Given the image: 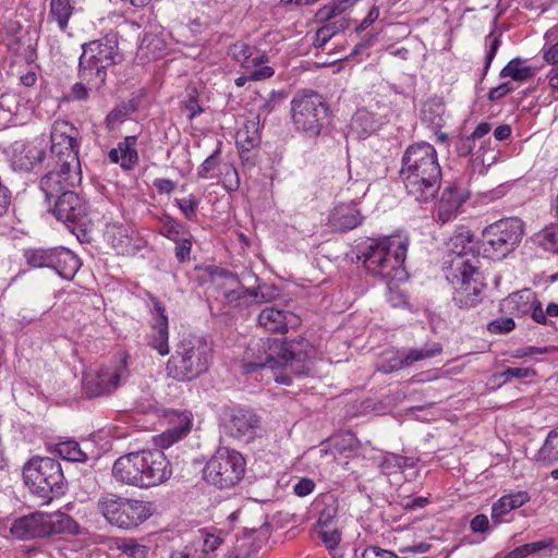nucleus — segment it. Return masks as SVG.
<instances>
[{"label": "nucleus", "mask_w": 558, "mask_h": 558, "mask_svg": "<svg viewBox=\"0 0 558 558\" xmlns=\"http://www.w3.org/2000/svg\"><path fill=\"white\" fill-rule=\"evenodd\" d=\"M535 75V69L526 59L515 57L511 59L499 72L500 78H511L514 82H527Z\"/></svg>", "instance_id": "33"}, {"label": "nucleus", "mask_w": 558, "mask_h": 558, "mask_svg": "<svg viewBox=\"0 0 558 558\" xmlns=\"http://www.w3.org/2000/svg\"><path fill=\"white\" fill-rule=\"evenodd\" d=\"M260 143L259 121L250 120L236 133V145L241 154L250 151Z\"/></svg>", "instance_id": "35"}, {"label": "nucleus", "mask_w": 558, "mask_h": 558, "mask_svg": "<svg viewBox=\"0 0 558 558\" xmlns=\"http://www.w3.org/2000/svg\"><path fill=\"white\" fill-rule=\"evenodd\" d=\"M170 558H206V555L201 549L199 542H192L181 549L173 550Z\"/></svg>", "instance_id": "53"}, {"label": "nucleus", "mask_w": 558, "mask_h": 558, "mask_svg": "<svg viewBox=\"0 0 558 558\" xmlns=\"http://www.w3.org/2000/svg\"><path fill=\"white\" fill-rule=\"evenodd\" d=\"M50 138L49 162L57 167H69L74 170H82L78 158L81 146L78 130L65 120H57L52 125Z\"/></svg>", "instance_id": "11"}, {"label": "nucleus", "mask_w": 558, "mask_h": 558, "mask_svg": "<svg viewBox=\"0 0 558 558\" xmlns=\"http://www.w3.org/2000/svg\"><path fill=\"white\" fill-rule=\"evenodd\" d=\"M221 147L222 142L218 141L216 149L199 165L197 169V177L199 179H206L208 173L217 167L219 163Z\"/></svg>", "instance_id": "50"}, {"label": "nucleus", "mask_w": 558, "mask_h": 558, "mask_svg": "<svg viewBox=\"0 0 558 558\" xmlns=\"http://www.w3.org/2000/svg\"><path fill=\"white\" fill-rule=\"evenodd\" d=\"M46 522L49 525L48 536L60 533L77 534L80 525L77 522L66 513L57 511L53 513H46Z\"/></svg>", "instance_id": "36"}, {"label": "nucleus", "mask_w": 558, "mask_h": 558, "mask_svg": "<svg viewBox=\"0 0 558 558\" xmlns=\"http://www.w3.org/2000/svg\"><path fill=\"white\" fill-rule=\"evenodd\" d=\"M474 234L473 232L464 227L460 226L454 230L453 235L449 240V257L448 266H450L451 262H454L457 258L462 257V260H468L470 264L471 258H477V256L472 252L469 245L473 242Z\"/></svg>", "instance_id": "24"}, {"label": "nucleus", "mask_w": 558, "mask_h": 558, "mask_svg": "<svg viewBox=\"0 0 558 558\" xmlns=\"http://www.w3.org/2000/svg\"><path fill=\"white\" fill-rule=\"evenodd\" d=\"M175 203L187 220H193L196 217L199 202L194 195L191 194L187 197L175 198Z\"/></svg>", "instance_id": "54"}, {"label": "nucleus", "mask_w": 558, "mask_h": 558, "mask_svg": "<svg viewBox=\"0 0 558 558\" xmlns=\"http://www.w3.org/2000/svg\"><path fill=\"white\" fill-rule=\"evenodd\" d=\"M524 225L519 218H502L488 226L482 232L484 256L501 260L511 254L521 243Z\"/></svg>", "instance_id": "9"}, {"label": "nucleus", "mask_w": 558, "mask_h": 558, "mask_svg": "<svg viewBox=\"0 0 558 558\" xmlns=\"http://www.w3.org/2000/svg\"><path fill=\"white\" fill-rule=\"evenodd\" d=\"M492 131V123L483 121L476 125L474 131L470 134L472 138L480 142V146L476 149V154L485 151L486 147L490 144V138L487 135Z\"/></svg>", "instance_id": "48"}, {"label": "nucleus", "mask_w": 558, "mask_h": 558, "mask_svg": "<svg viewBox=\"0 0 558 558\" xmlns=\"http://www.w3.org/2000/svg\"><path fill=\"white\" fill-rule=\"evenodd\" d=\"M132 228L119 222L106 227L105 236L118 255H133L140 246L135 243Z\"/></svg>", "instance_id": "22"}, {"label": "nucleus", "mask_w": 558, "mask_h": 558, "mask_svg": "<svg viewBox=\"0 0 558 558\" xmlns=\"http://www.w3.org/2000/svg\"><path fill=\"white\" fill-rule=\"evenodd\" d=\"M258 325L272 333H286L301 325V318L290 311L267 306L258 315Z\"/></svg>", "instance_id": "18"}, {"label": "nucleus", "mask_w": 558, "mask_h": 558, "mask_svg": "<svg viewBox=\"0 0 558 558\" xmlns=\"http://www.w3.org/2000/svg\"><path fill=\"white\" fill-rule=\"evenodd\" d=\"M469 198V193L458 183L447 186L441 194L437 208V219L446 223L457 217L460 208Z\"/></svg>", "instance_id": "20"}, {"label": "nucleus", "mask_w": 558, "mask_h": 558, "mask_svg": "<svg viewBox=\"0 0 558 558\" xmlns=\"http://www.w3.org/2000/svg\"><path fill=\"white\" fill-rule=\"evenodd\" d=\"M361 210L352 204L336 206L329 215V226L333 231L347 232L355 229L363 222Z\"/></svg>", "instance_id": "23"}, {"label": "nucleus", "mask_w": 558, "mask_h": 558, "mask_svg": "<svg viewBox=\"0 0 558 558\" xmlns=\"http://www.w3.org/2000/svg\"><path fill=\"white\" fill-rule=\"evenodd\" d=\"M362 558H398L397 554L379 546H368L364 549Z\"/></svg>", "instance_id": "62"}, {"label": "nucleus", "mask_w": 558, "mask_h": 558, "mask_svg": "<svg viewBox=\"0 0 558 558\" xmlns=\"http://www.w3.org/2000/svg\"><path fill=\"white\" fill-rule=\"evenodd\" d=\"M45 158V150L34 144H21L14 148L13 165L20 170H32L33 167L41 162Z\"/></svg>", "instance_id": "30"}, {"label": "nucleus", "mask_w": 558, "mask_h": 558, "mask_svg": "<svg viewBox=\"0 0 558 558\" xmlns=\"http://www.w3.org/2000/svg\"><path fill=\"white\" fill-rule=\"evenodd\" d=\"M475 147L476 141L472 138L471 135L460 136L454 144V149L459 157H468L471 155H475L476 158H480L481 156L484 155V151L478 155L476 154Z\"/></svg>", "instance_id": "49"}, {"label": "nucleus", "mask_w": 558, "mask_h": 558, "mask_svg": "<svg viewBox=\"0 0 558 558\" xmlns=\"http://www.w3.org/2000/svg\"><path fill=\"white\" fill-rule=\"evenodd\" d=\"M116 546L128 558H146L148 554V547L133 538H117Z\"/></svg>", "instance_id": "43"}, {"label": "nucleus", "mask_w": 558, "mask_h": 558, "mask_svg": "<svg viewBox=\"0 0 558 558\" xmlns=\"http://www.w3.org/2000/svg\"><path fill=\"white\" fill-rule=\"evenodd\" d=\"M129 360L130 354L125 350H119L112 360L110 378L106 381L105 386H102V390H116L121 380H125L129 375Z\"/></svg>", "instance_id": "34"}, {"label": "nucleus", "mask_w": 558, "mask_h": 558, "mask_svg": "<svg viewBox=\"0 0 558 558\" xmlns=\"http://www.w3.org/2000/svg\"><path fill=\"white\" fill-rule=\"evenodd\" d=\"M229 54L244 69H252L268 61V57L264 52L257 51L244 41L232 44L229 48Z\"/></svg>", "instance_id": "27"}, {"label": "nucleus", "mask_w": 558, "mask_h": 558, "mask_svg": "<svg viewBox=\"0 0 558 558\" xmlns=\"http://www.w3.org/2000/svg\"><path fill=\"white\" fill-rule=\"evenodd\" d=\"M514 90L511 82H504L496 87H493L488 93V100L498 101Z\"/></svg>", "instance_id": "61"}, {"label": "nucleus", "mask_w": 558, "mask_h": 558, "mask_svg": "<svg viewBox=\"0 0 558 558\" xmlns=\"http://www.w3.org/2000/svg\"><path fill=\"white\" fill-rule=\"evenodd\" d=\"M136 135L126 136L123 141L118 143L122 169L132 170L137 165L140 157L136 150Z\"/></svg>", "instance_id": "39"}, {"label": "nucleus", "mask_w": 558, "mask_h": 558, "mask_svg": "<svg viewBox=\"0 0 558 558\" xmlns=\"http://www.w3.org/2000/svg\"><path fill=\"white\" fill-rule=\"evenodd\" d=\"M48 168L47 173L40 179L39 186L49 203L60 198L63 193L72 192L82 181V170L57 167L50 162Z\"/></svg>", "instance_id": "13"}, {"label": "nucleus", "mask_w": 558, "mask_h": 558, "mask_svg": "<svg viewBox=\"0 0 558 558\" xmlns=\"http://www.w3.org/2000/svg\"><path fill=\"white\" fill-rule=\"evenodd\" d=\"M500 311L515 317L530 315L534 322H544L542 303L531 289H522L509 294L501 301Z\"/></svg>", "instance_id": "15"}, {"label": "nucleus", "mask_w": 558, "mask_h": 558, "mask_svg": "<svg viewBox=\"0 0 558 558\" xmlns=\"http://www.w3.org/2000/svg\"><path fill=\"white\" fill-rule=\"evenodd\" d=\"M457 258L448 266L447 279L453 288L452 302L462 310L476 307L486 296L487 284L480 271L478 258Z\"/></svg>", "instance_id": "6"}, {"label": "nucleus", "mask_w": 558, "mask_h": 558, "mask_svg": "<svg viewBox=\"0 0 558 558\" xmlns=\"http://www.w3.org/2000/svg\"><path fill=\"white\" fill-rule=\"evenodd\" d=\"M515 327L512 317L497 318L488 324V330L493 333H508Z\"/></svg>", "instance_id": "57"}, {"label": "nucleus", "mask_w": 558, "mask_h": 558, "mask_svg": "<svg viewBox=\"0 0 558 558\" xmlns=\"http://www.w3.org/2000/svg\"><path fill=\"white\" fill-rule=\"evenodd\" d=\"M320 452L328 451L344 453L345 451H356L362 449V444L351 430H341L329 437Z\"/></svg>", "instance_id": "32"}, {"label": "nucleus", "mask_w": 558, "mask_h": 558, "mask_svg": "<svg viewBox=\"0 0 558 558\" xmlns=\"http://www.w3.org/2000/svg\"><path fill=\"white\" fill-rule=\"evenodd\" d=\"M554 545V538L542 539L519 546L523 557L547 549Z\"/></svg>", "instance_id": "60"}, {"label": "nucleus", "mask_w": 558, "mask_h": 558, "mask_svg": "<svg viewBox=\"0 0 558 558\" xmlns=\"http://www.w3.org/2000/svg\"><path fill=\"white\" fill-rule=\"evenodd\" d=\"M537 240L547 251L558 252V226L544 228L538 234Z\"/></svg>", "instance_id": "47"}, {"label": "nucleus", "mask_w": 558, "mask_h": 558, "mask_svg": "<svg viewBox=\"0 0 558 558\" xmlns=\"http://www.w3.org/2000/svg\"><path fill=\"white\" fill-rule=\"evenodd\" d=\"M23 476L31 492L41 498L44 504L63 493V472L60 463L51 457H33L23 466Z\"/></svg>", "instance_id": "8"}, {"label": "nucleus", "mask_w": 558, "mask_h": 558, "mask_svg": "<svg viewBox=\"0 0 558 558\" xmlns=\"http://www.w3.org/2000/svg\"><path fill=\"white\" fill-rule=\"evenodd\" d=\"M399 177L407 194L418 203L433 201L441 184L436 148L424 141L409 145L401 157Z\"/></svg>", "instance_id": "2"}, {"label": "nucleus", "mask_w": 558, "mask_h": 558, "mask_svg": "<svg viewBox=\"0 0 558 558\" xmlns=\"http://www.w3.org/2000/svg\"><path fill=\"white\" fill-rule=\"evenodd\" d=\"M110 373H111V367H109V366H104V367L99 368V371L97 372L96 378L93 381H88V384H87L92 393L99 396V395L110 393L113 391V390H102V388H104L102 386H105L106 381H108V379H111L110 375H109Z\"/></svg>", "instance_id": "52"}, {"label": "nucleus", "mask_w": 558, "mask_h": 558, "mask_svg": "<svg viewBox=\"0 0 558 558\" xmlns=\"http://www.w3.org/2000/svg\"><path fill=\"white\" fill-rule=\"evenodd\" d=\"M220 275L236 284V288L226 291L223 294L225 301L229 306L238 308L248 306L256 301L258 296L257 292L241 287L236 275L228 270H222Z\"/></svg>", "instance_id": "28"}, {"label": "nucleus", "mask_w": 558, "mask_h": 558, "mask_svg": "<svg viewBox=\"0 0 558 558\" xmlns=\"http://www.w3.org/2000/svg\"><path fill=\"white\" fill-rule=\"evenodd\" d=\"M174 255L179 263H185L191 259L192 240L191 238L183 236L175 241Z\"/></svg>", "instance_id": "56"}, {"label": "nucleus", "mask_w": 558, "mask_h": 558, "mask_svg": "<svg viewBox=\"0 0 558 558\" xmlns=\"http://www.w3.org/2000/svg\"><path fill=\"white\" fill-rule=\"evenodd\" d=\"M290 112L295 130L306 137L316 138L329 117V106L318 93L304 89L293 96Z\"/></svg>", "instance_id": "7"}, {"label": "nucleus", "mask_w": 558, "mask_h": 558, "mask_svg": "<svg viewBox=\"0 0 558 558\" xmlns=\"http://www.w3.org/2000/svg\"><path fill=\"white\" fill-rule=\"evenodd\" d=\"M535 375L536 372L530 367H508L505 371L495 374L494 377L501 379V384H506L512 378H527Z\"/></svg>", "instance_id": "51"}, {"label": "nucleus", "mask_w": 558, "mask_h": 558, "mask_svg": "<svg viewBox=\"0 0 558 558\" xmlns=\"http://www.w3.org/2000/svg\"><path fill=\"white\" fill-rule=\"evenodd\" d=\"M541 451L542 453H558V428L549 432Z\"/></svg>", "instance_id": "64"}, {"label": "nucleus", "mask_w": 558, "mask_h": 558, "mask_svg": "<svg viewBox=\"0 0 558 558\" xmlns=\"http://www.w3.org/2000/svg\"><path fill=\"white\" fill-rule=\"evenodd\" d=\"M129 116L126 106L112 109L106 117V125L109 130H113L118 124L122 123Z\"/></svg>", "instance_id": "59"}, {"label": "nucleus", "mask_w": 558, "mask_h": 558, "mask_svg": "<svg viewBox=\"0 0 558 558\" xmlns=\"http://www.w3.org/2000/svg\"><path fill=\"white\" fill-rule=\"evenodd\" d=\"M88 211V203L74 191L63 193L53 202L52 214L64 223L83 222L87 218Z\"/></svg>", "instance_id": "16"}, {"label": "nucleus", "mask_w": 558, "mask_h": 558, "mask_svg": "<svg viewBox=\"0 0 558 558\" xmlns=\"http://www.w3.org/2000/svg\"><path fill=\"white\" fill-rule=\"evenodd\" d=\"M409 240L401 235L371 239L361 255L366 271L383 280L403 281L408 274L404 267Z\"/></svg>", "instance_id": "3"}, {"label": "nucleus", "mask_w": 558, "mask_h": 558, "mask_svg": "<svg viewBox=\"0 0 558 558\" xmlns=\"http://www.w3.org/2000/svg\"><path fill=\"white\" fill-rule=\"evenodd\" d=\"M185 233L186 232L184 226L180 221L168 216L162 221L160 234H162L170 241H179L181 238H183V234Z\"/></svg>", "instance_id": "46"}, {"label": "nucleus", "mask_w": 558, "mask_h": 558, "mask_svg": "<svg viewBox=\"0 0 558 558\" xmlns=\"http://www.w3.org/2000/svg\"><path fill=\"white\" fill-rule=\"evenodd\" d=\"M53 248H28L24 252L27 264L36 268H51L53 262Z\"/></svg>", "instance_id": "41"}, {"label": "nucleus", "mask_w": 558, "mask_h": 558, "mask_svg": "<svg viewBox=\"0 0 558 558\" xmlns=\"http://www.w3.org/2000/svg\"><path fill=\"white\" fill-rule=\"evenodd\" d=\"M49 525L46 522V513L33 512L16 519L10 532L20 539H33L48 536Z\"/></svg>", "instance_id": "21"}, {"label": "nucleus", "mask_w": 558, "mask_h": 558, "mask_svg": "<svg viewBox=\"0 0 558 558\" xmlns=\"http://www.w3.org/2000/svg\"><path fill=\"white\" fill-rule=\"evenodd\" d=\"M146 456H120L113 464V476L128 485L143 487Z\"/></svg>", "instance_id": "19"}, {"label": "nucleus", "mask_w": 558, "mask_h": 558, "mask_svg": "<svg viewBox=\"0 0 558 558\" xmlns=\"http://www.w3.org/2000/svg\"><path fill=\"white\" fill-rule=\"evenodd\" d=\"M178 425L166 429L159 435L154 436V442L159 449L165 450L171 447L174 442L182 439L190 430L192 421L186 413H179Z\"/></svg>", "instance_id": "29"}, {"label": "nucleus", "mask_w": 558, "mask_h": 558, "mask_svg": "<svg viewBox=\"0 0 558 558\" xmlns=\"http://www.w3.org/2000/svg\"><path fill=\"white\" fill-rule=\"evenodd\" d=\"M244 456H211L204 468V478L219 488L235 486L245 472Z\"/></svg>", "instance_id": "12"}, {"label": "nucleus", "mask_w": 558, "mask_h": 558, "mask_svg": "<svg viewBox=\"0 0 558 558\" xmlns=\"http://www.w3.org/2000/svg\"><path fill=\"white\" fill-rule=\"evenodd\" d=\"M315 35L313 41L317 48H324V46L337 34L345 31L349 27V21L344 16H340L332 23H322Z\"/></svg>", "instance_id": "38"}, {"label": "nucleus", "mask_w": 558, "mask_h": 558, "mask_svg": "<svg viewBox=\"0 0 558 558\" xmlns=\"http://www.w3.org/2000/svg\"><path fill=\"white\" fill-rule=\"evenodd\" d=\"M345 10L339 4L337 1L331 0V2L322 7L315 14V19L318 23H332L340 16H344L343 12Z\"/></svg>", "instance_id": "44"}, {"label": "nucleus", "mask_w": 558, "mask_h": 558, "mask_svg": "<svg viewBox=\"0 0 558 558\" xmlns=\"http://www.w3.org/2000/svg\"><path fill=\"white\" fill-rule=\"evenodd\" d=\"M260 417L251 409L234 408L229 418L230 434L233 438L248 442L260 428Z\"/></svg>", "instance_id": "17"}, {"label": "nucleus", "mask_w": 558, "mask_h": 558, "mask_svg": "<svg viewBox=\"0 0 558 558\" xmlns=\"http://www.w3.org/2000/svg\"><path fill=\"white\" fill-rule=\"evenodd\" d=\"M210 357L211 348L207 340L190 335L175 344L166 371L169 377L178 381H189L207 371Z\"/></svg>", "instance_id": "5"}, {"label": "nucleus", "mask_w": 558, "mask_h": 558, "mask_svg": "<svg viewBox=\"0 0 558 558\" xmlns=\"http://www.w3.org/2000/svg\"><path fill=\"white\" fill-rule=\"evenodd\" d=\"M78 60V77L90 88L98 90L107 78V69L121 62L118 40L114 36H105L82 46Z\"/></svg>", "instance_id": "4"}, {"label": "nucleus", "mask_w": 558, "mask_h": 558, "mask_svg": "<svg viewBox=\"0 0 558 558\" xmlns=\"http://www.w3.org/2000/svg\"><path fill=\"white\" fill-rule=\"evenodd\" d=\"M184 108L189 112L187 119L190 121L194 120L197 116L204 112V109L198 102L197 96L190 95L187 100L184 101Z\"/></svg>", "instance_id": "63"}, {"label": "nucleus", "mask_w": 558, "mask_h": 558, "mask_svg": "<svg viewBox=\"0 0 558 558\" xmlns=\"http://www.w3.org/2000/svg\"><path fill=\"white\" fill-rule=\"evenodd\" d=\"M53 255L51 269L64 279H72L80 268L77 256L64 247H54Z\"/></svg>", "instance_id": "31"}, {"label": "nucleus", "mask_w": 558, "mask_h": 558, "mask_svg": "<svg viewBox=\"0 0 558 558\" xmlns=\"http://www.w3.org/2000/svg\"><path fill=\"white\" fill-rule=\"evenodd\" d=\"M154 332L149 338L148 344L155 349L161 356L169 354V330L168 318H162L161 323H155Z\"/></svg>", "instance_id": "40"}, {"label": "nucleus", "mask_w": 558, "mask_h": 558, "mask_svg": "<svg viewBox=\"0 0 558 558\" xmlns=\"http://www.w3.org/2000/svg\"><path fill=\"white\" fill-rule=\"evenodd\" d=\"M97 509L111 525L123 530L137 527L153 514L149 502L113 494L101 496Z\"/></svg>", "instance_id": "10"}, {"label": "nucleus", "mask_w": 558, "mask_h": 558, "mask_svg": "<svg viewBox=\"0 0 558 558\" xmlns=\"http://www.w3.org/2000/svg\"><path fill=\"white\" fill-rule=\"evenodd\" d=\"M441 351L442 348L439 343H433L421 349H411L408 352L393 349L387 350L381 354L376 368L380 373L390 374L409 367L416 362L435 357Z\"/></svg>", "instance_id": "14"}, {"label": "nucleus", "mask_w": 558, "mask_h": 558, "mask_svg": "<svg viewBox=\"0 0 558 558\" xmlns=\"http://www.w3.org/2000/svg\"><path fill=\"white\" fill-rule=\"evenodd\" d=\"M408 456H380L378 460L374 459L376 464L384 475H393L403 472V465L410 459Z\"/></svg>", "instance_id": "42"}, {"label": "nucleus", "mask_w": 558, "mask_h": 558, "mask_svg": "<svg viewBox=\"0 0 558 558\" xmlns=\"http://www.w3.org/2000/svg\"><path fill=\"white\" fill-rule=\"evenodd\" d=\"M143 470V487H150L167 481L171 473L167 456H147Z\"/></svg>", "instance_id": "25"}, {"label": "nucleus", "mask_w": 558, "mask_h": 558, "mask_svg": "<svg viewBox=\"0 0 558 558\" xmlns=\"http://www.w3.org/2000/svg\"><path fill=\"white\" fill-rule=\"evenodd\" d=\"M74 0H50L49 19L54 21L60 31L65 32L74 12Z\"/></svg>", "instance_id": "37"}, {"label": "nucleus", "mask_w": 558, "mask_h": 558, "mask_svg": "<svg viewBox=\"0 0 558 558\" xmlns=\"http://www.w3.org/2000/svg\"><path fill=\"white\" fill-rule=\"evenodd\" d=\"M47 450L51 451L52 453H84L81 450L80 444L74 439L59 441L53 446V448L52 445H48Z\"/></svg>", "instance_id": "55"}, {"label": "nucleus", "mask_w": 558, "mask_h": 558, "mask_svg": "<svg viewBox=\"0 0 558 558\" xmlns=\"http://www.w3.org/2000/svg\"><path fill=\"white\" fill-rule=\"evenodd\" d=\"M319 536L329 550L332 558H342L343 554L338 549V545L341 541V534L337 529L333 530H320Z\"/></svg>", "instance_id": "45"}, {"label": "nucleus", "mask_w": 558, "mask_h": 558, "mask_svg": "<svg viewBox=\"0 0 558 558\" xmlns=\"http://www.w3.org/2000/svg\"><path fill=\"white\" fill-rule=\"evenodd\" d=\"M315 348L303 337L293 340L277 338H260L247 347L242 363L245 374H253L260 369H282L284 373L276 375L278 384L291 385V376L308 374L312 361L315 359Z\"/></svg>", "instance_id": "1"}, {"label": "nucleus", "mask_w": 558, "mask_h": 558, "mask_svg": "<svg viewBox=\"0 0 558 558\" xmlns=\"http://www.w3.org/2000/svg\"><path fill=\"white\" fill-rule=\"evenodd\" d=\"M487 40H488V50L486 53L485 64H484V69H483V76H485L487 74V72L490 68V64H492L494 58L496 57L497 51L501 45V40H500L499 36L489 35V36H487Z\"/></svg>", "instance_id": "58"}, {"label": "nucleus", "mask_w": 558, "mask_h": 558, "mask_svg": "<svg viewBox=\"0 0 558 558\" xmlns=\"http://www.w3.org/2000/svg\"><path fill=\"white\" fill-rule=\"evenodd\" d=\"M530 501V495L525 490H518L499 498L492 507V520L499 524L510 511L518 509Z\"/></svg>", "instance_id": "26"}]
</instances>
